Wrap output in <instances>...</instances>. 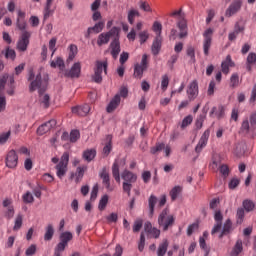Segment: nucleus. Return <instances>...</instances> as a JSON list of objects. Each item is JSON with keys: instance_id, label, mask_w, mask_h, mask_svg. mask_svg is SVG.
I'll list each match as a JSON object with an SVG mask.
<instances>
[{"instance_id": "1", "label": "nucleus", "mask_w": 256, "mask_h": 256, "mask_svg": "<svg viewBox=\"0 0 256 256\" xmlns=\"http://www.w3.org/2000/svg\"><path fill=\"white\" fill-rule=\"evenodd\" d=\"M27 80L30 82L29 91L31 93L38 90V93L41 96L47 90L48 79L42 78L40 72L35 74L33 69H30Z\"/></svg>"}, {"instance_id": "2", "label": "nucleus", "mask_w": 256, "mask_h": 256, "mask_svg": "<svg viewBox=\"0 0 256 256\" xmlns=\"http://www.w3.org/2000/svg\"><path fill=\"white\" fill-rule=\"evenodd\" d=\"M170 16L177 19L179 39L186 38L188 36V26L184 14H182V9L174 11Z\"/></svg>"}, {"instance_id": "3", "label": "nucleus", "mask_w": 256, "mask_h": 256, "mask_svg": "<svg viewBox=\"0 0 256 256\" xmlns=\"http://www.w3.org/2000/svg\"><path fill=\"white\" fill-rule=\"evenodd\" d=\"M175 223V217L170 214L169 209L165 208L158 217V225L163 231H168L169 227H173Z\"/></svg>"}, {"instance_id": "4", "label": "nucleus", "mask_w": 256, "mask_h": 256, "mask_svg": "<svg viewBox=\"0 0 256 256\" xmlns=\"http://www.w3.org/2000/svg\"><path fill=\"white\" fill-rule=\"evenodd\" d=\"M73 234L69 231L62 232L59 236V243L54 249V256H62L63 251L68 247V243L72 241Z\"/></svg>"}, {"instance_id": "5", "label": "nucleus", "mask_w": 256, "mask_h": 256, "mask_svg": "<svg viewBox=\"0 0 256 256\" xmlns=\"http://www.w3.org/2000/svg\"><path fill=\"white\" fill-rule=\"evenodd\" d=\"M121 177L124 180L122 184L123 191L124 193H127L128 197H130L133 183L137 181V175L129 170H124Z\"/></svg>"}, {"instance_id": "6", "label": "nucleus", "mask_w": 256, "mask_h": 256, "mask_svg": "<svg viewBox=\"0 0 256 256\" xmlns=\"http://www.w3.org/2000/svg\"><path fill=\"white\" fill-rule=\"evenodd\" d=\"M69 153L64 152L60 158L59 163L55 166L56 175L59 179H62L68 171Z\"/></svg>"}, {"instance_id": "7", "label": "nucleus", "mask_w": 256, "mask_h": 256, "mask_svg": "<svg viewBox=\"0 0 256 256\" xmlns=\"http://www.w3.org/2000/svg\"><path fill=\"white\" fill-rule=\"evenodd\" d=\"M120 31H121L120 28L113 27L110 31H108L106 33H101L97 39L98 46L108 44L110 41V38L114 39L116 36H118L120 34Z\"/></svg>"}, {"instance_id": "8", "label": "nucleus", "mask_w": 256, "mask_h": 256, "mask_svg": "<svg viewBox=\"0 0 256 256\" xmlns=\"http://www.w3.org/2000/svg\"><path fill=\"white\" fill-rule=\"evenodd\" d=\"M107 67L108 63L107 61H97L95 64V69H94V75H93V80L96 83L102 82V73L104 71L105 74H107Z\"/></svg>"}, {"instance_id": "9", "label": "nucleus", "mask_w": 256, "mask_h": 256, "mask_svg": "<svg viewBox=\"0 0 256 256\" xmlns=\"http://www.w3.org/2000/svg\"><path fill=\"white\" fill-rule=\"evenodd\" d=\"M148 68V56L144 54L142 56L141 63H137L134 66V77L141 79L143 76L144 71Z\"/></svg>"}, {"instance_id": "10", "label": "nucleus", "mask_w": 256, "mask_h": 256, "mask_svg": "<svg viewBox=\"0 0 256 256\" xmlns=\"http://www.w3.org/2000/svg\"><path fill=\"white\" fill-rule=\"evenodd\" d=\"M212 35H213L212 29H207L203 34V36H204L203 50H204V54L206 56L209 55V50L212 45Z\"/></svg>"}, {"instance_id": "11", "label": "nucleus", "mask_w": 256, "mask_h": 256, "mask_svg": "<svg viewBox=\"0 0 256 256\" xmlns=\"http://www.w3.org/2000/svg\"><path fill=\"white\" fill-rule=\"evenodd\" d=\"M31 34L27 31H24L20 37V39L17 42V49L20 52H25L27 50V47L29 45V38Z\"/></svg>"}, {"instance_id": "12", "label": "nucleus", "mask_w": 256, "mask_h": 256, "mask_svg": "<svg viewBox=\"0 0 256 256\" xmlns=\"http://www.w3.org/2000/svg\"><path fill=\"white\" fill-rule=\"evenodd\" d=\"M120 34H118L110 43L109 49L112 57L114 59L118 58L119 53L121 52V46H120Z\"/></svg>"}, {"instance_id": "13", "label": "nucleus", "mask_w": 256, "mask_h": 256, "mask_svg": "<svg viewBox=\"0 0 256 256\" xmlns=\"http://www.w3.org/2000/svg\"><path fill=\"white\" fill-rule=\"evenodd\" d=\"M199 94V86H198V81L193 80L187 88V95L190 101H193L195 98H197Z\"/></svg>"}, {"instance_id": "14", "label": "nucleus", "mask_w": 256, "mask_h": 256, "mask_svg": "<svg viewBox=\"0 0 256 256\" xmlns=\"http://www.w3.org/2000/svg\"><path fill=\"white\" fill-rule=\"evenodd\" d=\"M81 74V63L76 62L70 70H66L64 75L68 78H79Z\"/></svg>"}, {"instance_id": "15", "label": "nucleus", "mask_w": 256, "mask_h": 256, "mask_svg": "<svg viewBox=\"0 0 256 256\" xmlns=\"http://www.w3.org/2000/svg\"><path fill=\"white\" fill-rule=\"evenodd\" d=\"M214 219L216 221V224L211 231V235H215V233H220V231H222L223 215L220 210L215 212Z\"/></svg>"}, {"instance_id": "16", "label": "nucleus", "mask_w": 256, "mask_h": 256, "mask_svg": "<svg viewBox=\"0 0 256 256\" xmlns=\"http://www.w3.org/2000/svg\"><path fill=\"white\" fill-rule=\"evenodd\" d=\"M99 176L102 179V182L106 187V189L108 191H112L113 189L111 188V184H110L109 169L107 167H103L102 170L99 172Z\"/></svg>"}, {"instance_id": "17", "label": "nucleus", "mask_w": 256, "mask_h": 256, "mask_svg": "<svg viewBox=\"0 0 256 256\" xmlns=\"http://www.w3.org/2000/svg\"><path fill=\"white\" fill-rule=\"evenodd\" d=\"M55 126H56V120L54 119L49 120L48 122L38 127L37 134L42 136L45 133L49 132L51 129H53Z\"/></svg>"}, {"instance_id": "18", "label": "nucleus", "mask_w": 256, "mask_h": 256, "mask_svg": "<svg viewBox=\"0 0 256 256\" xmlns=\"http://www.w3.org/2000/svg\"><path fill=\"white\" fill-rule=\"evenodd\" d=\"M18 163V156L14 150L8 152L6 156V166L9 168H15Z\"/></svg>"}, {"instance_id": "19", "label": "nucleus", "mask_w": 256, "mask_h": 256, "mask_svg": "<svg viewBox=\"0 0 256 256\" xmlns=\"http://www.w3.org/2000/svg\"><path fill=\"white\" fill-rule=\"evenodd\" d=\"M209 136H210V129H207L203 133L202 137L199 140V143L197 144V146L195 148L197 153H200L202 151V149L207 145Z\"/></svg>"}, {"instance_id": "20", "label": "nucleus", "mask_w": 256, "mask_h": 256, "mask_svg": "<svg viewBox=\"0 0 256 256\" xmlns=\"http://www.w3.org/2000/svg\"><path fill=\"white\" fill-rule=\"evenodd\" d=\"M26 14L25 12L18 10L17 11V21L16 25L19 30L24 31L26 29V21H25Z\"/></svg>"}, {"instance_id": "21", "label": "nucleus", "mask_w": 256, "mask_h": 256, "mask_svg": "<svg viewBox=\"0 0 256 256\" xmlns=\"http://www.w3.org/2000/svg\"><path fill=\"white\" fill-rule=\"evenodd\" d=\"M104 26H105V23L103 21H100L96 23L95 26L89 27L85 34V38L88 39L92 33H96V34L100 33L103 30Z\"/></svg>"}, {"instance_id": "22", "label": "nucleus", "mask_w": 256, "mask_h": 256, "mask_svg": "<svg viewBox=\"0 0 256 256\" xmlns=\"http://www.w3.org/2000/svg\"><path fill=\"white\" fill-rule=\"evenodd\" d=\"M242 7V2L241 1H235L233 2L230 7L226 11V16L231 17L234 14H236Z\"/></svg>"}, {"instance_id": "23", "label": "nucleus", "mask_w": 256, "mask_h": 256, "mask_svg": "<svg viewBox=\"0 0 256 256\" xmlns=\"http://www.w3.org/2000/svg\"><path fill=\"white\" fill-rule=\"evenodd\" d=\"M90 106L88 104L82 106H76L72 108V112L79 116H86L90 112Z\"/></svg>"}, {"instance_id": "24", "label": "nucleus", "mask_w": 256, "mask_h": 256, "mask_svg": "<svg viewBox=\"0 0 256 256\" xmlns=\"http://www.w3.org/2000/svg\"><path fill=\"white\" fill-rule=\"evenodd\" d=\"M86 170H87V166L78 167L76 169V172L71 174L70 179H73V177H75V182L79 183L82 180Z\"/></svg>"}, {"instance_id": "25", "label": "nucleus", "mask_w": 256, "mask_h": 256, "mask_svg": "<svg viewBox=\"0 0 256 256\" xmlns=\"http://www.w3.org/2000/svg\"><path fill=\"white\" fill-rule=\"evenodd\" d=\"M233 231V224L230 219H227L223 225V229L219 235V239H222L225 235H229Z\"/></svg>"}, {"instance_id": "26", "label": "nucleus", "mask_w": 256, "mask_h": 256, "mask_svg": "<svg viewBox=\"0 0 256 256\" xmlns=\"http://www.w3.org/2000/svg\"><path fill=\"white\" fill-rule=\"evenodd\" d=\"M161 46H162V37L160 35H157L151 48L152 53L155 56L159 54L161 50Z\"/></svg>"}, {"instance_id": "27", "label": "nucleus", "mask_w": 256, "mask_h": 256, "mask_svg": "<svg viewBox=\"0 0 256 256\" xmlns=\"http://www.w3.org/2000/svg\"><path fill=\"white\" fill-rule=\"evenodd\" d=\"M169 247V242L167 239H163L162 242L159 244L157 249V255L158 256H164L166 255Z\"/></svg>"}, {"instance_id": "28", "label": "nucleus", "mask_w": 256, "mask_h": 256, "mask_svg": "<svg viewBox=\"0 0 256 256\" xmlns=\"http://www.w3.org/2000/svg\"><path fill=\"white\" fill-rule=\"evenodd\" d=\"M235 66V64H234V62L232 61V59H231V56L230 55H228L227 57H226V60L224 61V62H222V65H221V67H222V72L224 73V74H228L229 73V71H230V67H234Z\"/></svg>"}, {"instance_id": "29", "label": "nucleus", "mask_w": 256, "mask_h": 256, "mask_svg": "<svg viewBox=\"0 0 256 256\" xmlns=\"http://www.w3.org/2000/svg\"><path fill=\"white\" fill-rule=\"evenodd\" d=\"M120 101H121V99H120L119 94H116L115 97L109 103V105L107 107V112H109V113L113 112L120 104Z\"/></svg>"}, {"instance_id": "30", "label": "nucleus", "mask_w": 256, "mask_h": 256, "mask_svg": "<svg viewBox=\"0 0 256 256\" xmlns=\"http://www.w3.org/2000/svg\"><path fill=\"white\" fill-rule=\"evenodd\" d=\"M157 201H158V198L156 196H154L153 194L148 199L150 217H153V215H154L155 205H157Z\"/></svg>"}, {"instance_id": "31", "label": "nucleus", "mask_w": 256, "mask_h": 256, "mask_svg": "<svg viewBox=\"0 0 256 256\" xmlns=\"http://www.w3.org/2000/svg\"><path fill=\"white\" fill-rule=\"evenodd\" d=\"M96 154L97 152L95 149H87L83 152L82 157L87 162H91L95 158Z\"/></svg>"}, {"instance_id": "32", "label": "nucleus", "mask_w": 256, "mask_h": 256, "mask_svg": "<svg viewBox=\"0 0 256 256\" xmlns=\"http://www.w3.org/2000/svg\"><path fill=\"white\" fill-rule=\"evenodd\" d=\"M214 114L216 115V117H217L218 119L223 118L224 115H225V108H224V106H222V105L219 106L218 112H217V108H216V107H213L212 110H211V112H210V117H214Z\"/></svg>"}, {"instance_id": "33", "label": "nucleus", "mask_w": 256, "mask_h": 256, "mask_svg": "<svg viewBox=\"0 0 256 256\" xmlns=\"http://www.w3.org/2000/svg\"><path fill=\"white\" fill-rule=\"evenodd\" d=\"M242 251H243V242L242 240L239 239L237 240L230 256H239L240 253H242Z\"/></svg>"}, {"instance_id": "34", "label": "nucleus", "mask_w": 256, "mask_h": 256, "mask_svg": "<svg viewBox=\"0 0 256 256\" xmlns=\"http://www.w3.org/2000/svg\"><path fill=\"white\" fill-rule=\"evenodd\" d=\"M182 191L183 188L181 186H175L174 188H172V190L169 193L171 201H176L179 195H181Z\"/></svg>"}, {"instance_id": "35", "label": "nucleus", "mask_w": 256, "mask_h": 256, "mask_svg": "<svg viewBox=\"0 0 256 256\" xmlns=\"http://www.w3.org/2000/svg\"><path fill=\"white\" fill-rule=\"evenodd\" d=\"M256 63V54L255 53H250L247 57V62H246V69L251 72L252 71V66Z\"/></svg>"}, {"instance_id": "36", "label": "nucleus", "mask_w": 256, "mask_h": 256, "mask_svg": "<svg viewBox=\"0 0 256 256\" xmlns=\"http://www.w3.org/2000/svg\"><path fill=\"white\" fill-rule=\"evenodd\" d=\"M53 235H54V228L52 224H49L45 229L44 240L51 241Z\"/></svg>"}, {"instance_id": "37", "label": "nucleus", "mask_w": 256, "mask_h": 256, "mask_svg": "<svg viewBox=\"0 0 256 256\" xmlns=\"http://www.w3.org/2000/svg\"><path fill=\"white\" fill-rule=\"evenodd\" d=\"M243 207L247 213H250L251 211H254L255 203L252 200L246 199L243 201Z\"/></svg>"}, {"instance_id": "38", "label": "nucleus", "mask_w": 256, "mask_h": 256, "mask_svg": "<svg viewBox=\"0 0 256 256\" xmlns=\"http://www.w3.org/2000/svg\"><path fill=\"white\" fill-rule=\"evenodd\" d=\"M140 16V13L135 10V9H131L129 12H128V22L133 25L134 22H135V18L136 17H139Z\"/></svg>"}, {"instance_id": "39", "label": "nucleus", "mask_w": 256, "mask_h": 256, "mask_svg": "<svg viewBox=\"0 0 256 256\" xmlns=\"http://www.w3.org/2000/svg\"><path fill=\"white\" fill-rule=\"evenodd\" d=\"M2 54H4L6 59H10L12 61H14L16 58L15 51L13 49H10L9 47H7L5 51H2Z\"/></svg>"}, {"instance_id": "40", "label": "nucleus", "mask_w": 256, "mask_h": 256, "mask_svg": "<svg viewBox=\"0 0 256 256\" xmlns=\"http://www.w3.org/2000/svg\"><path fill=\"white\" fill-rule=\"evenodd\" d=\"M107 143L106 145L104 146L103 148V153L108 156L109 153L111 152L112 150V137L110 135L107 136Z\"/></svg>"}, {"instance_id": "41", "label": "nucleus", "mask_w": 256, "mask_h": 256, "mask_svg": "<svg viewBox=\"0 0 256 256\" xmlns=\"http://www.w3.org/2000/svg\"><path fill=\"white\" fill-rule=\"evenodd\" d=\"M108 201H109L108 195H103L99 201V205H98L99 211H104V209L107 207Z\"/></svg>"}, {"instance_id": "42", "label": "nucleus", "mask_w": 256, "mask_h": 256, "mask_svg": "<svg viewBox=\"0 0 256 256\" xmlns=\"http://www.w3.org/2000/svg\"><path fill=\"white\" fill-rule=\"evenodd\" d=\"M50 66L52 68H56V67H59L60 70H63L65 65H64V61L58 57L56 60H53L51 63H50Z\"/></svg>"}, {"instance_id": "43", "label": "nucleus", "mask_w": 256, "mask_h": 256, "mask_svg": "<svg viewBox=\"0 0 256 256\" xmlns=\"http://www.w3.org/2000/svg\"><path fill=\"white\" fill-rule=\"evenodd\" d=\"M112 174L113 177L115 178V180L117 182L120 181V172H119V165L117 162H114L113 166H112Z\"/></svg>"}, {"instance_id": "44", "label": "nucleus", "mask_w": 256, "mask_h": 256, "mask_svg": "<svg viewBox=\"0 0 256 256\" xmlns=\"http://www.w3.org/2000/svg\"><path fill=\"white\" fill-rule=\"evenodd\" d=\"M80 138V132L77 129H74L70 132V138L69 141L71 143H75L79 140Z\"/></svg>"}, {"instance_id": "45", "label": "nucleus", "mask_w": 256, "mask_h": 256, "mask_svg": "<svg viewBox=\"0 0 256 256\" xmlns=\"http://www.w3.org/2000/svg\"><path fill=\"white\" fill-rule=\"evenodd\" d=\"M139 6H140V9H141L142 11H144V12H147V13H152V12H153L151 6H150L149 3L146 2V1H140V2H139Z\"/></svg>"}, {"instance_id": "46", "label": "nucleus", "mask_w": 256, "mask_h": 256, "mask_svg": "<svg viewBox=\"0 0 256 256\" xmlns=\"http://www.w3.org/2000/svg\"><path fill=\"white\" fill-rule=\"evenodd\" d=\"M77 52H78L77 46H76V45H73V44L70 45V47H69V57H68V61H72V60L75 58Z\"/></svg>"}, {"instance_id": "47", "label": "nucleus", "mask_w": 256, "mask_h": 256, "mask_svg": "<svg viewBox=\"0 0 256 256\" xmlns=\"http://www.w3.org/2000/svg\"><path fill=\"white\" fill-rule=\"evenodd\" d=\"M244 217H245L244 208H238V210H237V223H238V225H241L243 223Z\"/></svg>"}, {"instance_id": "48", "label": "nucleus", "mask_w": 256, "mask_h": 256, "mask_svg": "<svg viewBox=\"0 0 256 256\" xmlns=\"http://www.w3.org/2000/svg\"><path fill=\"white\" fill-rule=\"evenodd\" d=\"M199 245L203 251H205V256L209 255L210 249L207 247L206 240L204 237L199 238Z\"/></svg>"}, {"instance_id": "49", "label": "nucleus", "mask_w": 256, "mask_h": 256, "mask_svg": "<svg viewBox=\"0 0 256 256\" xmlns=\"http://www.w3.org/2000/svg\"><path fill=\"white\" fill-rule=\"evenodd\" d=\"M169 85V77L167 74L162 76L161 89L165 92Z\"/></svg>"}, {"instance_id": "50", "label": "nucleus", "mask_w": 256, "mask_h": 256, "mask_svg": "<svg viewBox=\"0 0 256 256\" xmlns=\"http://www.w3.org/2000/svg\"><path fill=\"white\" fill-rule=\"evenodd\" d=\"M221 167V163L219 160H215L213 158L212 163L209 165V168L213 170L214 172H217Z\"/></svg>"}, {"instance_id": "51", "label": "nucleus", "mask_w": 256, "mask_h": 256, "mask_svg": "<svg viewBox=\"0 0 256 256\" xmlns=\"http://www.w3.org/2000/svg\"><path fill=\"white\" fill-rule=\"evenodd\" d=\"M22 227V215H18L15 219L13 231H18Z\"/></svg>"}, {"instance_id": "52", "label": "nucleus", "mask_w": 256, "mask_h": 256, "mask_svg": "<svg viewBox=\"0 0 256 256\" xmlns=\"http://www.w3.org/2000/svg\"><path fill=\"white\" fill-rule=\"evenodd\" d=\"M22 199L24 203H34V198L30 192H26L23 196Z\"/></svg>"}, {"instance_id": "53", "label": "nucleus", "mask_w": 256, "mask_h": 256, "mask_svg": "<svg viewBox=\"0 0 256 256\" xmlns=\"http://www.w3.org/2000/svg\"><path fill=\"white\" fill-rule=\"evenodd\" d=\"M138 37L140 39V43L144 44L148 40L149 34L147 31H142L138 34Z\"/></svg>"}, {"instance_id": "54", "label": "nucleus", "mask_w": 256, "mask_h": 256, "mask_svg": "<svg viewBox=\"0 0 256 256\" xmlns=\"http://www.w3.org/2000/svg\"><path fill=\"white\" fill-rule=\"evenodd\" d=\"M36 245L35 244H32L31 246H29L26 251H25V255L26 256H32V255H35L36 253Z\"/></svg>"}, {"instance_id": "55", "label": "nucleus", "mask_w": 256, "mask_h": 256, "mask_svg": "<svg viewBox=\"0 0 256 256\" xmlns=\"http://www.w3.org/2000/svg\"><path fill=\"white\" fill-rule=\"evenodd\" d=\"M192 121H193V117L191 115H188L187 117H185L183 119L181 128L184 129L185 127L190 125L192 123Z\"/></svg>"}, {"instance_id": "56", "label": "nucleus", "mask_w": 256, "mask_h": 256, "mask_svg": "<svg viewBox=\"0 0 256 256\" xmlns=\"http://www.w3.org/2000/svg\"><path fill=\"white\" fill-rule=\"evenodd\" d=\"M164 148H165L164 143H158V144H156V146L151 148V153L156 154L157 152L161 151Z\"/></svg>"}, {"instance_id": "57", "label": "nucleus", "mask_w": 256, "mask_h": 256, "mask_svg": "<svg viewBox=\"0 0 256 256\" xmlns=\"http://www.w3.org/2000/svg\"><path fill=\"white\" fill-rule=\"evenodd\" d=\"M144 247H145V235L142 232L141 235H140V241H139V244H138L139 251L140 252L144 251Z\"/></svg>"}, {"instance_id": "58", "label": "nucleus", "mask_w": 256, "mask_h": 256, "mask_svg": "<svg viewBox=\"0 0 256 256\" xmlns=\"http://www.w3.org/2000/svg\"><path fill=\"white\" fill-rule=\"evenodd\" d=\"M143 222L142 220H136L133 225V232L138 233L142 228Z\"/></svg>"}, {"instance_id": "59", "label": "nucleus", "mask_w": 256, "mask_h": 256, "mask_svg": "<svg viewBox=\"0 0 256 256\" xmlns=\"http://www.w3.org/2000/svg\"><path fill=\"white\" fill-rule=\"evenodd\" d=\"M52 14L51 5H46L44 9V20H47Z\"/></svg>"}, {"instance_id": "60", "label": "nucleus", "mask_w": 256, "mask_h": 256, "mask_svg": "<svg viewBox=\"0 0 256 256\" xmlns=\"http://www.w3.org/2000/svg\"><path fill=\"white\" fill-rule=\"evenodd\" d=\"M239 85V76L238 74H233L231 77V87L235 88Z\"/></svg>"}, {"instance_id": "61", "label": "nucleus", "mask_w": 256, "mask_h": 256, "mask_svg": "<svg viewBox=\"0 0 256 256\" xmlns=\"http://www.w3.org/2000/svg\"><path fill=\"white\" fill-rule=\"evenodd\" d=\"M249 130H250L249 121H248V119H245V120L242 122L241 131L248 133Z\"/></svg>"}, {"instance_id": "62", "label": "nucleus", "mask_w": 256, "mask_h": 256, "mask_svg": "<svg viewBox=\"0 0 256 256\" xmlns=\"http://www.w3.org/2000/svg\"><path fill=\"white\" fill-rule=\"evenodd\" d=\"M187 55L190 57L191 61L193 63H195L196 59H195V49L193 47H189L187 49Z\"/></svg>"}, {"instance_id": "63", "label": "nucleus", "mask_w": 256, "mask_h": 256, "mask_svg": "<svg viewBox=\"0 0 256 256\" xmlns=\"http://www.w3.org/2000/svg\"><path fill=\"white\" fill-rule=\"evenodd\" d=\"M153 31L157 33V35L161 36V31H162V25L159 22H154L153 24Z\"/></svg>"}, {"instance_id": "64", "label": "nucleus", "mask_w": 256, "mask_h": 256, "mask_svg": "<svg viewBox=\"0 0 256 256\" xmlns=\"http://www.w3.org/2000/svg\"><path fill=\"white\" fill-rule=\"evenodd\" d=\"M256 101V83L252 89V92H251V97L249 99V102L250 103H254Z\"/></svg>"}]
</instances>
